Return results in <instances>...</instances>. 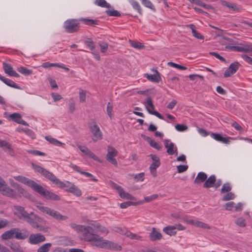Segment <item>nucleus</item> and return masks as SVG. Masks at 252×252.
Here are the masks:
<instances>
[{
	"label": "nucleus",
	"instance_id": "4468645a",
	"mask_svg": "<svg viewBox=\"0 0 252 252\" xmlns=\"http://www.w3.org/2000/svg\"><path fill=\"white\" fill-rule=\"evenodd\" d=\"M90 131L96 139H93L94 142H96L97 139H101L102 138V132L98 126L95 123L93 125H89Z\"/></svg>",
	"mask_w": 252,
	"mask_h": 252
},
{
	"label": "nucleus",
	"instance_id": "0eeeda50",
	"mask_svg": "<svg viewBox=\"0 0 252 252\" xmlns=\"http://www.w3.org/2000/svg\"><path fill=\"white\" fill-rule=\"evenodd\" d=\"M108 153L106 156V159L109 162L111 163L115 166H117L118 162L116 158V157L118 155V152L114 148L108 146L107 147Z\"/></svg>",
	"mask_w": 252,
	"mask_h": 252
},
{
	"label": "nucleus",
	"instance_id": "de8ad7c7",
	"mask_svg": "<svg viewBox=\"0 0 252 252\" xmlns=\"http://www.w3.org/2000/svg\"><path fill=\"white\" fill-rule=\"evenodd\" d=\"M146 110L149 114L154 115L160 119L164 120V117L158 111H153L152 109H150L148 107H146Z\"/></svg>",
	"mask_w": 252,
	"mask_h": 252
},
{
	"label": "nucleus",
	"instance_id": "2eb2a0df",
	"mask_svg": "<svg viewBox=\"0 0 252 252\" xmlns=\"http://www.w3.org/2000/svg\"><path fill=\"white\" fill-rule=\"evenodd\" d=\"M106 240L103 239L102 237H101L96 234L95 237L93 238V240L90 241L89 242H90L93 246H94L100 248H105V247H106Z\"/></svg>",
	"mask_w": 252,
	"mask_h": 252
},
{
	"label": "nucleus",
	"instance_id": "cd10ccee",
	"mask_svg": "<svg viewBox=\"0 0 252 252\" xmlns=\"http://www.w3.org/2000/svg\"><path fill=\"white\" fill-rule=\"evenodd\" d=\"M80 21L83 22L85 24L89 26H94L98 25L99 21L96 20L90 19L88 18H81L79 19Z\"/></svg>",
	"mask_w": 252,
	"mask_h": 252
},
{
	"label": "nucleus",
	"instance_id": "49530a36",
	"mask_svg": "<svg viewBox=\"0 0 252 252\" xmlns=\"http://www.w3.org/2000/svg\"><path fill=\"white\" fill-rule=\"evenodd\" d=\"M106 13L109 16L120 17L121 16V14L118 11L114 9L112 10H107Z\"/></svg>",
	"mask_w": 252,
	"mask_h": 252
},
{
	"label": "nucleus",
	"instance_id": "a18cd8bd",
	"mask_svg": "<svg viewBox=\"0 0 252 252\" xmlns=\"http://www.w3.org/2000/svg\"><path fill=\"white\" fill-rule=\"evenodd\" d=\"M125 235H126V237H129L131 239L140 240L142 238L141 236H138L136 234L132 233L128 231H126V232H125Z\"/></svg>",
	"mask_w": 252,
	"mask_h": 252
},
{
	"label": "nucleus",
	"instance_id": "774afa93",
	"mask_svg": "<svg viewBox=\"0 0 252 252\" xmlns=\"http://www.w3.org/2000/svg\"><path fill=\"white\" fill-rule=\"evenodd\" d=\"M79 100L81 102H84L86 101V93L83 91L79 93Z\"/></svg>",
	"mask_w": 252,
	"mask_h": 252
},
{
	"label": "nucleus",
	"instance_id": "7c9ffc66",
	"mask_svg": "<svg viewBox=\"0 0 252 252\" xmlns=\"http://www.w3.org/2000/svg\"><path fill=\"white\" fill-rule=\"evenodd\" d=\"M45 139L48 142H49L51 144H52L57 146H61L63 145H64V143H62L57 139L54 138L50 136H46L45 137Z\"/></svg>",
	"mask_w": 252,
	"mask_h": 252
},
{
	"label": "nucleus",
	"instance_id": "69168bd1",
	"mask_svg": "<svg viewBox=\"0 0 252 252\" xmlns=\"http://www.w3.org/2000/svg\"><path fill=\"white\" fill-rule=\"evenodd\" d=\"M29 153L32 154V155H35V156H46L45 153L41 152L38 150H31L29 151Z\"/></svg>",
	"mask_w": 252,
	"mask_h": 252
},
{
	"label": "nucleus",
	"instance_id": "e2e57ef3",
	"mask_svg": "<svg viewBox=\"0 0 252 252\" xmlns=\"http://www.w3.org/2000/svg\"><path fill=\"white\" fill-rule=\"evenodd\" d=\"M158 195L157 194H154L149 196L144 197V201L147 202H149L153 200L156 199Z\"/></svg>",
	"mask_w": 252,
	"mask_h": 252
},
{
	"label": "nucleus",
	"instance_id": "864d4df0",
	"mask_svg": "<svg viewBox=\"0 0 252 252\" xmlns=\"http://www.w3.org/2000/svg\"><path fill=\"white\" fill-rule=\"evenodd\" d=\"M131 176L133 177L136 182L139 181H143L144 179V173L142 172L138 174H132Z\"/></svg>",
	"mask_w": 252,
	"mask_h": 252
},
{
	"label": "nucleus",
	"instance_id": "5fc2aeb1",
	"mask_svg": "<svg viewBox=\"0 0 252 252\" xmlns=\"http://www.w3.org/2000/svg\"><path fill=\"white\" fill-rule=\"evenodd\" d=\"M235 223H236L237 225L240 227H244L246 226V224L245 220L243 218L237 219L235 220Z\"/></svg>",
	"mask_w": 252,
	"mask_h": 252
},
{
	"label": "nucleus",
	"instance_id": "7ed1b4c3",
	"mask_svg": "<svg viewBox=\"0 0 252 252\" xmlns=\"http://www.w3.org/2000/svg\"><path fill=\"white\" fill-rule=\"evenodd\" d=\"M70 225L73 229L82 233V239L85 241L90 242L96 235L94 230L90 226L78 225L75 223H71Z\"/></svg>",
	"mask_w": 252,
	"mask_h": 252
},
{
	"label": "nucleus",
	"instance_id": "a878e982",
	"mask_svg": "<svg viewBox=\"0 0 252 252\" xmlns=\"http://www.w3.org/2000/svg\"><path fill=\"white\" fill-rule=\"evenodd\" d=\"M189 224H193L197 227L203 228L205 229H210V226L206 223H205L203 222L195 220H190L189 221Z\"/></svg>",
	"mask_w": 252,
	"mask_h": 252
},
{
	"label": "nucleus",
	"instance_id": "4be33fe9",
	"mask_svg": "<svg viewBox=\"0 0 252 252\" xmlns=\"http://www.w3.org/2000/svg\"><path fill=\"white\" fill-rule=\"evenodd\" d=\"M29 232L25 229L20 230L17 228V239H25L29 236Z\"/></svg>",
	"mask_w": 252,
	"mask_h": 252
},
{
	"label": "nucleus",
	"instance_id": "b1692460",
	"mask_svg": "<svg viewBox=\"0 0 252 252\" xmlns=\"http://www.w3.org/2000/svg\"><path fill=\"white\" fill-rule=\"evenodd\" d=\"M207 178V175L205 173L203 172H200L197 175V176L194 181V183L198 184L203 182H205Z\"/></svg>",
	"mask_w": 252,
	"mask_h": 252
},
{
	"label": "nucleus",
	"instance_id": "c03bdc74",
	"mask_svg": "<svg viewBox=\"0 0 252 252\" xmlns=\"http://www.w3.org/2000/svg\"><path fill=\"white\" fill-rule=\"evenodd\" d=\"M235 194L231 192H228L226 194L224 195L222 198V200L225 201L234 199Z\"/></svg>",
	"mask_w": 252,
	"mask_h": 252
},
{
	"label": "nucleus",
	"instance_id": "f704fd0d",
	"mask_svg": "<svg viewBox=\"0 0 252 252\" xmlns=\"http://www.w3.org/2000/svg\"><path fill=\"white\" fill-rule=\"evenodd\" d=\"M119 194L120 196L122 198H123V199H129V200H135V198L133 196H132L129 193L126 192L124 191V189H122V191H121L119 193Z\"/></svg>",
	"mask_w": 252,
	"mask_h": 252
},
{
	"label": "nucleus",
	"instance_id": "6e6552de",
	"mask_svg": "<svg viewBox=\"0 0 252 252\" xmlns=\"http://www.w3.org/2000/svg\"><path fill=\"white\" fill-rule=\"evenodd\" d=\"M150 157L153 160L152 163L150 166V172L154 177H156L157 168L160 165V159L156 155L151 154Z\"/></svg>",
	"mask_w": 252,
	"mask_h": 252
},
{
	"label": "nucleus",
	"instance_id": "bb28decb",
	"mask_svg": "<svg viewBox=\"0 0 252 252\" xmlns=\"http://www.w3.org/2000/svg\"><path fill=\"white\" fill-rule=\"evenodd\" d=\"M163 231L166 234L170 236H174L176 234L177 232L175 231V226L168 225L163 228Z\"/></svg>",
	"mask_w": 252,
	"mask_h": 252
},
{
	"label": "nucleus",
	"instance_id": "2f4dec72",
	"mask_svg": "<svg viewBox=\"0 0 252 252\" xmlns=\"http://www.w3.org/2000/svg\"><path fill=\"white\" fill-rule=\"evenodd\" d=\"M146 139L149 142L150 145L151 147L155 148L156 149H157L158 150H160L161 149L162 146L155 141L154 140L151 139L149 137H147Z\"/></svg>",
	"mask_w": 252,
	"mask_h": 252
},
{
	"label": "nucleus",
	"instance_id": "0e129e2a",
	"mask_svg": "<svg viewBox=\"0 0 252 252\" xmlns=\"http://www.w3.org/2000/svg\"><path fill=\"white\" fill-rule=\"evenodd\" d=\"M24 132L27 135L30 136L32 139H34L35 138V135L34 133L32 130L28 128H25V129H24Z\"/></svg>",
	"mask_w": 252,
	"mask_h": 252
},
{
	"label": "nucleus",
	"instance_id": "bf43d9fd",
	"mask_svg": "<svg viewBox=\"0 0 252 252\" xmlns=\"http://www.w3.org/2000/svg\"><path fill=\"white\" fill-rule=\"evenodd\" d=\"M112 111H113V106L110 102H108L107 103V113L109 117L110 118V119H112L113 115H112Z\"/></svg>",
	"mask_w": 252,
	"mask_h": 252
},
{
	"label": "nucleus",
	"instance_id": "c85d7f7f",
	"mask_svg": "<svg viewBox=\"0 0 252 252\" xmlns=\"http://www.w3.org/2000/svg\"><path fill=\"white\" fill-rule=\"evenodd\" d=\"M240 52L252 53V44H240Z\"/></svg>",
	"mask_w": 252,
	"mask_h": 252
},
{
	"label": "nucleus",
	"instance_id": "f03ea898",
	"mask_svg": "<svg viewBox=\"0 0 252 252\" xmlns=\"http://www.w3.org/2000/svg\"><path fill=\"white\" fill-rule=\"evenodd\" d=\"M32 166L36 172L40 173L43 177L53 184L58 185L60 188H63L67 187L64 183L57 179L52 172L34 163H32Z\"/></svg>",
	"mask_w": 252,
	"mask_h": 252
},
{
	"label": "nucleus",
	"instance_id": "4c0bfd02",
	"mask_svg": "<svg viewBox=\"0 0 252 252\" xmlns=\"http://www.w3.org/2000/svg\"><path fill=\"white\" fill-rule=\"evenodd\" d=\"M94 4L102 7H111L110 4L107 3L105 0H95Z\"/></svg>",
	"mask_w": 252,
	"mask_h": 252
},
{
	"label": "nucleus",
	"instance_id": "ea45409f",
	"mask_svg": "<svg viewBox=\"0 0 252 252\" xmlns=\"http://www.w3.org/2000/svg\"><path fill=\"white\" fill-rule=\"evenodd\" d=\"M17 70L20 73L25 76L31 75L32 72V70L28 69L27 68L23 66H21L18 68Z\"/></svg>",
	"mask_w": 252,
	"mask_h": 252
},
{
	"label": "nucleus",
	"instance_id": "aec40b11",
	"mask_svg": "<svg viewBox=\"0 0 252 252\" xmlns=\"http://www.w3.org/2000/svg\"><path fill=\"white\" fill-rule=\"evenodd\" d=\"M211 136L216 140L223 143L228 144L229 142L228 137H222V135L219 133H212Z\"/></svg>",
	"mask_w": 252,
	"mask_h": 252
},
{
	"label": "nucleus",
	"instance_id": "13d9d810",
	"mask_svg": "<svg viewBox=\"0 0 252 252\" xmlns=\"http://www.w3.org/2000/svg\"><path fill=\"white\" fill-rule=\"evenodd\" d=\"M168 64L171 66L180 69L181 70H186L187 69V68L184 66H182L173 62H169L168 63Z\"/></svg>",
	"mask_w": 252,
	"mask_h": 252
},
{
	"label": "nucleus",
	"instance_id": "72a5a7b5",
	"mask_svg": "<svg viewBox=\"0 0 252 252\" xmlns=\"http://www.w3.org/2000/svg\"><path fill=\"white\" fill-rule=\"evenodd\" d=\"M0 80H1L3 83H4L7 85L16 88V84L15 83V82L8 78H5L4 76H2L0 74Z\"/></svg>",
	"mask_w": 252,
	"mask_h": 252
},
{
	"label": "nucleus",
	"instance_id": "052dcab7",
	"mask_svg": "<svg viewBox=\"0 0 252 252\" xmlns=\"http://www.w3.org/2000/svg\"><path fill=\"white\" fill-rule=\"evenodd\" d=\"M69 111L71 113H73L75 109V103L73 98H72L69 99Z\"/></svg>",
	"mask_w": 252,
	"mask_h": 252
},
{
	"label": "nucleus",
	"instance_id": "ddd939ff",
	"mask_svg": "<svg viewBox=\"0 0 252 252\" xmlns=\"http://www.w3.org/2000/svg\"><path fill=\"white\" fill-rule=\"evenodd\" d=\"M240 66L241 64L238 62H235L231 63L229 67L224 71V77L225 78L230 77L231 75L236 73Z\"/></svg>",
	"mask_w": 252,
	"mask_h": 252
},
{
	"label": "nucleus",
	"instance_id": "423d86ee",
	"mask_svg": "<svg viewBox=\"0 0 252 252\" xmlns=\"http://www.w3.org/2000/svg\"><path fill=\"white\" fill-rule=\"evenodd\" d=\"M14 237H16V228H12L10 230H8L3 233L1 236V238L2 240H7V242L6 244L10 247L14 251L16 250V245L10 242L9 240H11Z\"/></svg>",
	"mask_w": 252,
	"mask_h": 252
},
{
	"label": "nucleus",
	"instance_id": "09e8293b",
	"mask_svg": "<svg viewBox=\"0 0 252 252\" xmlns=\"http://www.w3.org/2000/svg\"><path fill=\"white\" fill-rule=\"evenodd\" d=\"M231 190V187L230 184L228 183H225L223 185L221 189V193H224L225 192H229Z\"/></svg>",
	"mask_w": 252,
	"mask_h": 252
},
{
	"label": "nucleus",
	"instance_id": "37998d69",
	"mask_svg": "<svg viewBox=\"0 0 252 252\" xmlns=\"http://www.w3.org/2000/svg\"><path fill=\"white\" fill-rule=\"evenodd\" d=\"M195 4L197 5L200 6L201 7H204L205 9H211L213 10H215L214 7L210 5L206 4L204 3H203L202 1H201L200 0H197L195 1Z\"/></svg>",
	"mask_w": 252,
	"mask_h": 252
},
{
	"label": "nucleus",
	"instance_id": "c9c22d12",
	"mask_svg": "<svg viewBox=\"0 0 252 252\" xmlns=\"http://www.w3.org/2000/svg\"><path fill=\"white\" fill-rule=\"evenodd\" d=\"M51 247V243H48L44 244L38 249L37 252H48Z\"/></svg>",
	"mask_w": 252,
	"mask_h": 252
},
{
	"label": "nucleus",
	"instance_id": "603ef678",
	"mask_svg": "<svg viewBox=\"0 0 252 252\" xmlns=\"http://www.w3.org/2000/svg\"><path fill=\"white\" fill-rule=\"evenodd\" d=\"M16 119V122L17 124H21L26 126H29L28 124L26 121L22 119L21 115L20 114L17 113Z\"/></svg>",
	"mask_w": 252,
	"mask_h": 252
},
{
	"label": "nucleus",
	"instance_id": "9d476101",
	"mask_svg": "<svg viewBox=\"0 0 252 252\" xmlns=\"http://www.w3.org/2000/svg\"><path fill=\"white\" fill-rule=\"evenodd\" d=\"M163 142L165 147L167 149L166 153L169 155H173L174 154H176V155H178L177 147L173 142H171L169 139H165Z\"/></svg>",
	"mask_w": 252,
	"mask_h": 252
},
{
	"label": "nucleus",
	"instance_id": "1a4fd4ad",
	"mask_svg": "<svg viewBox=\"0 0 252 252\" xmlns=\"http://www.w3.org/2000/svg\"><path fill=\"white\" fill-rule=\"evenodd\" d=\"M33 214L32 212L28 213L23 207L17 206V216L19 219L28 221L31 218L30 216Z\"/></svg>",
	"mask_w": 252,
	"mask_h": 252
},
{
	"label": "nucleus",
	"instance_id": "a211bd4d",
	"mask_svg": "<svg viewBox=\"0 0 252 252\" xmlns=\"http://www.w3.org/2000/svg\"><path fill=\"white\" fill-rule=\"evenodd\" d=\"M216 181V177L214 175H212L209 177L205 180L203 187L204 188H210L213 187Z\"/></svg>",
	"mask_w": 252,
	"mask_h": 252
},
{
	"label": "nucleus",
	"instance_id": "5701e85b",
	"mask_svg": "<svg viewBox=\"0 0 252 252\" xmlns=\"http://www.w3.org/2000/svg\"><path fill=\"white\" fill-rule=\"evenodd\" d=\"M156 73L153 75L146 74V78L153 82L158 83L161 80L160 74L158 70H155Z\"/></svg>",
	"mask_w": 252,
	"mask_h": 252
},
{
	"label": "nucleus",
	"instance_id": "f257e3e1",
	"mask_svg": "<svg viewBox=\"0 0 252 252\" xmlns=\"http://www.w3.org/2000/svg\"><path fill=\"white\" fill-rule=\"evenodd\" d=\"M17 181L31 187L34 191L47 199L53 200H60V198L58 195L47 190L33 180L22 176H17Z\"/></svg>",
	"mask_w": 252,
	"mask_h": 252
},
{
	"label": "nucleus",
	"instance_id": "79ce46f5",
	"mask_svg": "<svg viewBox=\"0 0 252 252\" xmlns=\"http://www.w3.org/2000/svg\"><path fill=\"white\" fill-rule=\"evenodd\" d=\"M85 44L89 48V49L93 51L95 49V45L92 39L91 38H87L85 41Z\"/></svg>",
	"mask_w": 252,
	"mask_h": 252
},
{
	"label": "nucleus",
	"instance_id": "20e7f679",
	"mask_svg": "<svg viewBox=\"0 0 252 252\" xmlns=\"http://www.w3.org/2000/svg\"><path fill=\"white\" fill-rule=\"evenodd\" d=\"M36 207L44 214L52 217L54 219L58 221L64 220L68 219L67 216H63L58 211L48 207L38 205L36 206Z\"/></svg>",
	"mask_w": 252,
	"mask_h": 252
},
{
	"label": "nucleus",
	"instance_id": "dca6fc26",
	"mask_svg": "<svg viewBox=\"0 0 252 252\" xmlns=\"http://www.w3.org/2000/svg\"><path fill=\"white\" fill-rule=\"evenodd\" d=\"M162 237L161 233L158 229L153 227L152 231L149 234V239L151 241L160 240Z\"/></svg>",
	"mask_w": 252,
	"mask_h": 252
},
{
	"label": "nucleus",
	"instance_id": "680f3d73",
	"mask_svg": "<svg viewBox=\"0 0 252 252\" xmlns=\"http://www.w3.org/2000/svg\"><path fill=\"white\" fill-rule=\"evenodd\" d=\"M175 128L179 131H184L188 129V126L184 125L177 124L175 126Z\"/></svg>",
	"mask_w": 252,
	"mask_h": 252
},
{
	"label": "nucleus",
	"instance_id": "473e14b6",
	"mask_svg": "<svg viewBox=\"0 0 252 252\" xmlns=\"http://www.w3.org/2000/svg\"><path fill=\"white\" fill-rule=\"evenodd\" d=\"M130 3L132 5L133 9L137 10V11L140 14H142V10L141 8L140 4L135 0H130L129 1Z\"/></svg>",
	"mask_w": 252,
	"mask_h": 252
},
{
	"label": "nucleus",
	"instance_id": "c756f323",
	"mask_svg": "<svg viewBox=\"0 0 252 252\" xmlns=\"http://www.w3.org/2000/svg\"><path fill=\"white\" fill-rule=\"evenodd\" d=\"M66 190L72 193L77 196H80L81 195V190L74 185H72L68 189H66Z\"/></svg>",
	"mask_w": 252,
	"mask_h": 252
},
{
	"label": "nucleus",
	"instance_id": "6ab92c4d",
	"mask_svg": "<svg viewBox=\"0 0 252 252\" xmlns=\"http://www.w3.org/2000/svg\"><path fill=\"white\" fill-rule=\"evenodd\" d=\"M105 243L106 247H105L104 249L112 251H121L122 250V247L121 246L113 242L106 240Z\"/></svg>",
	"mask_w": 252,
	"mask_h": 252
},
{
	"label": "nucleus",
	"instance_id": "3c124183",
	"mask_svg": "<svg viewBox=\"0 0 252 252\" xmlns=\"http://www.w3.org/2000/svg\"><path fill=\"white\" fill-rule=\"evenodd\" d=\"M98 45L100 48V51L102 53L106 52L108 49V44L106 42H99Z\"/></svg>",
	"mask_w": 252,
	"mask_h": 252
},
{
	"label": "nucleus",
	"instance_id": "a19ab883",
	"mask_svg": "<svg viewBox=\"0 0 252 252\" xmlns=\"http://www.w3.org/2000/svg\"><path fill=\"white\" fill-rule=\"evenodd\" d=\"M17 192L19 194H21L25 197H28L30 196V194L25 189L22 188L19 186V185L17 184Z\"/></svg>",
	"mask_w": 252,
	"mask_h": 252
},
{
	"label": "nucleus",
	"instance_id": "338daca9",
	"mask_svg": "<svg viewBox=\"0 0 252 252\" xmlns=\"http://www.w3.org/2000/svg\"><path fill=\"white\" fill-rule=\"evenodd\" d=\"M27 222L29 223L33 228L37 229L38 228L39 224L35 221L32 218H31Z\"/></svg>",
	"mask_w": 252,
	"mask_h": 252
},
{
	"label": "nucleus",
	"instance_id": "393cba45",
	"mask_svg": "<svg viewBox=\"0 0 252 252\" xmlns=\"http://www.w3.org/2000/svg\"><path fill=\"white\" fill-rule=\"evenodd\" d=\"M221 3L223 6H225L228 8L230 10L236 11H238L240 10V8L238 7L237 4L234 3H231L224 0H221Z\"/></svg>",
	"mask_w": 252,
	"mask_h": 252
},
{
	"label": "nucleus",
	"instance_id": "58836bf2",
	"mask_svg": "<svg viewBox=\"0 0 252 252\" xmlns=\"http://www.w3.org/2000/svg\"><path fill=\"white\" fill-rule=\"evenodd\" d=\"M141 3L145 7L149 8L153 11H156V8L153 3L149 0H140Z\"/></svg>",
	"mask_w": 252,
	"mask_h": 252
},
{
	"label": "nucleus",
	"instance_id": "f8f14e48",
	"mask_svg": "<svg viewBox=\"0 0 252 252\" xmlns=\"http://www.w3.org/2000/svg\"><path fill=\"white\" fill-rule=\"evenodd\" d=\"M46 240L45 237L40 233L32 234L29 238V243L36 245Z\"/></svg>",
	"mask_w": 252,
	"mask_h": 252
},
{
	"label": "nucleus",
	"instance_id": "e433bc0d",
	"mask_svg": "<svg viewBox=\"0 0 252 252\" xmlns=\"http://www.w3.org/2000/svg\"><path fill=\"white\" fill-rule=\"evenodd\" d=\"M142 203H143V202H142V201H140V202H138L126 201V202L122 203L120 204V207L122 209H125V208H127L128 207H129L131 205H137L140 204Z\"/></svg>",
	"mask_w": 252,
	"mask_h": 252
},
{
	"label": "nucleus",
	"instance_id": "412c9836",
	"mask_svg": "<svg viewBox=\"0 0 252 252\" xmlns=\"http://www.w3.org/2000/svg\"><path fill=\"white\" fill-rule=\"evenodd\" d=\"M3 68L5 73L11 76H16V71L13 69L10 64L3 63Z\"/></svg>",
	"mask_w": 252,
	"mask_h": 252
},
{
	"label": "nucleus",
	"instance_id": "4d7b16f0",
	"mask_svg": "<svg viewBox=\"0 0 252 252\" xmlns=\"http://www.w3.org/2000/svg\"><path fill=\"white\" fill-rule=\"evenodd\" d=\"M188 165H179L177 166L178 172L179 173H183L186 171L188 169Z\"/></svg>",
	"mask_w": 252,
	"mask_h": 252
},
{
	"label": "nucleus",
	"instance_id": "f3484780",
	"mask_svg": "<svg viewBox=\"0 0 252 252\" xmlns=\"http://www.w3.org/2000/svg\"><path fill=\"white\" fill-rule=\"evenodd\" d=\"M0 147L2 148L5 152L10 155L14 156V152L11 148V145L7 141L0 139Z\"/></svg>",
	"mask_w": 252,
	"mask_h": 252
},
{
	"label": "nucleus",
	"instance_id": "8fccbe9b",
	"mask_svg": "<svg viewBox=\"0 0 252 252\" xmlns=\"http://www.w3.org/2000/svg\"><path fill=\"white\" fill-rule=\"evenodd\" d=\"M129 42L130 43L131 46L134 48L141 49L144 48L145 47L143 45L139 42H136L130 40H129Z\"/></svg>",
	"mask_w": 252,
	"mask_h": 252
},
{
	"label": "nucleus",
	"instance_id": "6e6d98bb",
	"mask_svg": "<svg viewBox=\"0 0 252 252\" xmlns=\"http://www.w3.org/2000/svg\"><path fill=\"white\" fill-rule=\"evenodd\" d=\"M42 66H43L44 68H48L50 67H58L61 66V65L58 63H51L49 62H45L43 63Z\"/></svg>",
	"mask_w": 252,
	"mask_h": 252
},
{
	"label": "nucleus",
	"instance_id": "9b49d317",
	"mask_svg": "<svg viewBox=\"0 0 252 252\" xmlns=\"http://www.w3.org/2000/svg\"><path fill=\"white\" fill-rule=\"evenodd\" d=\"M0 192L3 195L11 196L13 195V190L7 187L4 180L0 177Z\"/></svg>",
	"mask_w": 252,
	"mask_h": 252
},
{
	"label": "nucleus",
	"instance_id": "39448f33",
	"mask_svg": "<svg viewBox=\"0 0 252 252\" xmlns=\"http://www.w3.org/2000/svg\"><path fill=\"white\" fill-rule=\"evenodd\" d=\"M80 21L79 19H67L64 22L63 28L68 33L77 32L80 29Z\"/></svg>",
	"mask_w": 252,
	"mask_h": 252
}]
</instances>
